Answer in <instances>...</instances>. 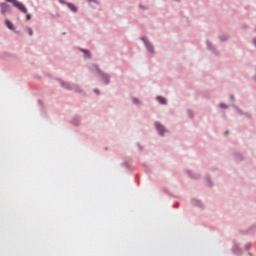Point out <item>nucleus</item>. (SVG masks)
<instances>
[{"label":"nucleus","instance_id":"obj_3","mask_svg":"<svg viewBox=\"0 0 256 256\" xmlns=\"http://www.w3.org/2000/svg\"><path fill=\"white\" fill-rule=\"evenodd\" d=\"M142 41L144 42V44H145V46H146V49H147L148 51H150V53H154L153 45H151V43H149V42L147 41V38L143 37V38H142Z\"/></svg>","mask_w":256,"mask_h":256},{"label":"nucleus","instance_id":"obj_11","mask_svg":"<svg viewBox=\"0 0 256 256\" xmlns=\"http://www.w3.org/2000/svg\"><path fill=\"white\" fill-rule=\"evenodd\" d=\"M26 31H27L28 35H30V36L33 35V29L27 28Z\"/></svg>","mask_w":256,"mask_h":256},{"label":"nucleus","instance_id":"obj_1","mask_svg":"<svg viewBox=\"0 0 256 256\" xmlns=\"http://www.w3.org/2000/svg\"><path fill=\"white\" fill-rule=\"evenodd\" d=\"M8 3H12L13 7H16V9L20 10L21 13L27 14V7H25V4L22 2H19L17 0H6Z\"/></svg>","mask_w":256,"mask_h":256},{"label":"nucleus","instance_id":"obj_8","mask_svg":"<svg viewBox=\"0 0 256 256\" xmlns=\"http://www.w3.org/2000/svg\"><path fill=\"white\" fill-rule=\"evenodd\" d=\"M61 85L64 89H71V85H69V83L62 82Z\"/></svg>","mask_w":256,"mask_h":256},{"label":"nucleus","instance_id":"obj_14","mask_svg":"<svg viewBox=\"0 0 256 256\" xmlns=\"http://www.w3.org/2000/svg\"><path fill=\"white\" fill-rule=\"evenodd\" d=\"M133 102L134 103H139V100H137L136 98H133Z\"/></svg>","mask_w":256,"mask_h":256},{"label":"nucleus","instance_id":"obj_4","mask_svg":"<svg viewBox=\"0 0 256 256\" xmlns=\"http://www.w3.org/2000/svg\"><path fill=\"white\" fill-rule=\"evenodd\" d=\"M155 127L160 135H163V133H165V131H166L165 127L163 125H161V123H159V122L155 123Z\"/></svg>","mask_w":256,"mask_h":256},{"label":"nucleus","instance_id":"obj_13","mask_svg":"<svg viewBox=\"0 0 256 256\" xmlns=\"http://www.w3.org/2000/svg\"><path fill=\"white\" fill-rule=\"evenodd\" d=\"M220 107H221L222 109H227V105H225V104H220Z\"/></svg>","mask_w":256,"mask_h":256},{"label":"nucleus","instance_id":"obj_15","mask_svg":"<svg viewBox=\"0 0 256 256\" xmlns=\"http://www.w3.org/2000/svg\"><path fill=\"white\" fill-rule=\"evenodd\" d=\"M94 93H97V94H99V90H97V89H96V90H94Z\"/></svg>","mask_w":256,"mask_h":256},{"label":"nucleus","instance_id":"obj_12","mask_svg":"<svg viewBox=\"0 0 256 256\" xmlns=\"http://www.w3.org/2000/svg\"><path fill=\"white\" fill-rule=\"evenodd\" d=\"M26 20H27V21H30V20H31V14H27V13H26Z\"/></svg>","mask_w":256,"mask_h":256},{"label":"nucleus","instance_id":"obj_10","mask_svg":"<svg viewBox=\"0 0 256 256\" xmlns=\"http://www.w3.org/2000/svg\"><path fill=\"white\" fill-rule=\"evenodd\" d=\"M102 77H103V80L105 81V83H109V76L104 74Z\"/></svg>","mask_w":256,"mask_h":256},{"label":"nucleus","instance_id":"obj_7","mask_svg":"<svg viewBox=\"0 0 256 256\" xmlns=\"http://www.w3.org/2000/svg\"><path fill=\"white\" fill-rule=\"evenodd\" d=\"M158 103H160L161 105H166L167 104V100H165V98L158 96L157 98Z\"/></svg>","mask_w":256,"mask_h":256},{"label":"nucleus","instance_id":"obj_6","mask_svg":"<svg viewBox=\"0 0 256 256\" xmlns=\"http://www.w3.org/2000/svg\"><path fill=\"white\" fill-rule=\"evenodd\" d=\"M6 23V27H8V29H10L11 31H13L15 29V27L13 26V23L9 20H5Z\"/></svg>","mask_w":256,"mask_h":256},{"label":"nucleus","instance_id":"obj_5","mask_svg":"<svg viewBox=\"0 0 256 256\" xmlns=\"http://www.w3.org/2000/svg\"><path fill=\"white\" fill-rule=\"evenodd\" d=\"M68 9L72 10L73 13H77V6L74 5L73 3H67Z\"/></svg>","mask_w":256,"mask_h":256},{"label":"nucleus","instance_id":"obj_2","mask_svg":"<svg viewBox=\"0 0 256 256\" xmlns=\"http://www.w3.org/2000/svg\"><path fill=\"white\" fill-rule=\"evenodd\" d=\"M0 9L2 13H9L11 11V6L8 4L2 3L0 4Z\"/></svg>","mask_w":256,"mask_h":256},{"label":"nucleus","instance_id":"obj_9","mask_svg":"<svg viewBox=\"0 0 256 256\" xmlns=\"http://www.w3.org/2000/svg\"><path fill=\"white\" fill-rule=\"evenodd\" d=\"M82 51H83L84 55H86V57H88V59L91 58V53H89L88 50H82Z\"/></svg>","mask_w":256,"mask_h":256}]
</instances>
